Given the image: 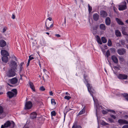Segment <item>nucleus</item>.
I'll return each mask as SVG.
<instances>
[{"instance_id": "nucleus-1", "label": "nucleus", "mask_w": 128, "mask_h": 128, "mask_svg": "<svg viewBox=\"0 0 128 128\" xmlns=\"http://www.w3.org/2000/svg\"><path fill=\"white\" fill-rule=\"evenodd\" d=\"M84 83L86 84V86L88 88V90L90 94L92 96L94 102L95 106L96 108V114L98 119L97 112L100 110L102 109V106H100L98 103V102L97 99L94 98L93 95L91 94L92 93H94L95 91L92 88V87L89 84L88 82L89 81V80L88 78V77L87 75L84 74Z\"/></svg>"}, {"instance_id": "nucleus-2", "label": "nucleus", "mask_w": 128, "mask_h": 128, "mask_svg": "<svg viewBox=\"0 0 128 128\" xmlns=\"http://www.w3.org/2000/svg\"><path fill=\"white\" fill-rule=\"evenodd\" d=\"M17 90L16 89H14L11 92H8L7 93V96L10 98H11L14 96H16L17 94Z\"/></svg>"}, {"instance_id": "nucleus-3", "label": "nucleus", "mask_w": 128, "mask_h": 128, "mask_svg": "<svg viewBox=\"0 0 128 128\" xmlns=\"http://www.w3.org/2000/svg\"><path fill=\"white\" fill-rule=\"evenodd\" d=\"M46 29L47 31L50 30L53 26V22H49L48 20H46L45 22Z\"/></svg>"}, {"instance_id": "nucleus-4", "label": "nucleus", "mask_w": 128, "mask_h": 128, "mask_svg": "<svg viewBox=\"0 0 128 128\" xmlns=\"http://www.w3.org/2000/svg\"><path fill=\"white\" fill-rule=\"evenodd\" d=\"M126 3L125 1L121 2L118 5V10H123L127 8Z\"/></svg>"}, {"instance_id": "nucleus-5", "label": "nucleus", "mask_w": 128, "mask_h": 128, "mask_svg": "<svg viewBox=\"0 0 128 128\" xmlns=\"http://www.w3.org/2000/svg\"><path fill=\"white\" fill-rule=\"evenodd\" d=\"M4 128H8V127L14 128V123L13 121L10 122L8 121L4 124Z\"/></svg>"}, {"instance_id": "nucleus-6", "label": "nucleus", "mask_w": 128, "mask_h": 128, "mask_svg": "<svg viewBox=\"0 0 128 128\" xmlns=\"http://www.w3.org/2000/svg\"><path fill=\"white\" fill-rule=\"evenodd\" d=\"M6 76L10 78L16 75L15 72L12 69L9 70L6 73Z\"/></svg>"}, {"instance_id": "nucleus-7", "label": "nucleus", "mask_w": 128, "mask_h": 128, "mask_svg": "<svg viewBox=\"0 0 128 128\" xmlns=\"http://www.w3.org/2000/svg\"><path fill=\"white\" fill-rule=\"evenodd\" d=\"M9 64L10 66L14 70H16L17 65L16 62L12 60L10 62Z\"/></svg>"}, {"instance_id": "nucleus-8", "label": "nucleus", "mask_w": 128, "mask_h": 128, "mask_svg": "<svg viewBox=\"0 0 128 128\" xmlns=\"http://www.w3.org/2000/svg\"><path fill=\"white\" fill-rule=\"evenodd\" d=\"M32 104L30 101L26 102L25 104V109L26 110H29L32 107Z\"/></svg>"}, {"instance_id": "nucleus-9", "label": "nucleus", "mask_w": 128, "mask_h": 128, "mask_svg": "<svg viewBox=\"0 0 128 128\" xmlns=\"http://www.w3.org/2000/svg\"><path fill=\"white\" fill-rule=\"evenodd\" d=\"M117 78L120 80H126L128 78V76L125 74H119L117 76Z\"/></svg>"}, {"instance_id": "nucleus-10", "label": "nucleus", "mask_w": 128, "mask_h": 128, "mask_svg": "<svg viewBox=\"0 0 128 128\" xmlns=\"http://www.w3.org/2000/svg\"><path fill=\"white\" fill-rule=\"evenodd\" d=\"M6 116V114L4 112L3 108L0 106V118H3Z\"/></svg>"}, {"instance_id": "nucleus-11", "label": "nucleus", "mask_w": 128, "mask_h": 128, "mask_svg": "<svg viewBox=\"0 0 128 128\" xmlns=\"http://www.w3.org/2000/svg\"><path fill=\"white\" fill-rule=\"evenodd\" d=\"M126 50L124 48L118 49L117 50L118 54L120 55H123L126 52Z\"/></svg>"}, {"instance_id": "nucleus-12", "label": "nucleus", "mask_w": 128, "mask_h": 128, "mask_svg": "<svg viewBox=\"0 0 128 128\" xmlns=\"http://www.w3.org/2000/svg\"><path fill=\"white\" fill-rule=\"evenodd\" d=\"M118 122L120 124H128V122L126 120L123 119H119L118 120Z\"/></svg>"}, {"instance_id": "nucleus-13", "label": "nucleus", "mask_w": 128, "mask_h": 128, "mask_svg": "<svg viewBox=\"0 0 128 128\" xmlns=\"http://www.w3.org/2000/svg\"><path fill=\"white\" fill-rule=\"evenodd\" d=\"M10 82L12 84H15L17 83L18 79L16 78H14L10 80Z\"/></svg>"}, {"instance_id": "nucleus-14", "label": "nucleus", "mask_w": 128, "mask_h": 128, "mask_svg": "<svg viewBox=\"0 0 128 128\" xmlns=\"http://www.w3.org/2000/svg\"><path fill=\"white\" fill-rule=\"evenodd\" d=\"M1 54L3 56H8L9 54L6 50H2L1 51Z\"/></svg>"}, {"instance_id": "nucleus-15", "label": "nucleus", "mask_w": 128, "mask_h": 128, "mask_svg": "<svg viewBox=\"0 0 128 128\" xmlns=\"http://www.w3.org/2000/svg\"><path fill=\"white\" fill-rule=\"evenodd\" d=\"M6 42L4 40H0V46L3 47L6 46Z\"/></svg>"}, {"instance_id": "nucleus-16", "label": "nucleus", "mask_w": 128, "mask_h": 128, "mask_svg": "<svg viewBox=\"0 0 128 128\" xmlns=\"http://www.w3.org/2000/svg\"><path fill=\"white\" fill-rule=\"evenodd\" d=\"M111 59L115 63L117 64L118 63V59L116 56L114 55L112 56Z\"/></svg>"}, {"instance_id": "nucleus-17", "label": "nucleus", "mask_w": 128, "mask_h": 128, "mask_svg": "<svg viewBox=\"0 0 128 128\" xmlns=\"http://www.w3.org/2000/svg\"><path fill=\"white\" fill-rule=\"evenodd\" d=\"M100 13L101 16L102 17H105L107 15V14L106 12L103 10L101 11Z\"/></svg>"}, {"instance_id": "nucleus-18", "label": "nucleus", "mask_w": 128, "mask_h": 128, "mask_svg": "<svg viewBox=\"0 0 128 128\" xmlns=\"http://www.w3.org/2000/svg\"><path fill=\"white\" fill-rule=\"evenodd\" d=\"M110 20L109 17H107L106 18L105 20L106 24L107 25H109L110 24Z\"/></svg>"}, {"instance_id": "nucleus-19", "label": "nucleus", "mask_w": 128, "mask_h": 128, "mask_svg": "<svg viewBox=\"0 0 128 128\" xmlns=\"http://www.w3.org/2000/svg\"><path fill=\"white\" fill-rule=\"evenodd\" d=\"M37 114L35 112H34L32 113L30 115V118L32 119H34L36 118Z\"/></svg>"}, {"instance_id": "nucleus-20", "label": "nucleus", "mask_w": 128, "mask_h": 128, "mask_svg": "<svg viewBox=\"0 0 128 128\" xmlns=\"http://www.w3.org/2000/svg\"><path fill=\"white\" fill-rule=\"evenodd\" d=\"M7 56H3L2 58V61L5 63L7 62L8 61V58Z\"/></svg>"}, {"instance_id": "nucleus-21", "label": "nucleus", "mask_w": 128, "mask_h": 128, "mask_svg": "<svg viewBox=\"0 0 128 128\" xmlns=\"http://www.w3.org/2000/svg\"><path fill=\"white\" fill-rule=\"evenodd\" d=\"M24 65V62H21L19 65L20 67L19 68V72H21L22 70H23L24 68L23 66Z\"/></svg>"}, {"instance_id": "nucleus-22", "label": "nucleus", "mask_w": 128, "mask_h": 128, "mask_svg": "<svg viewBox=\"0 0 128 128\" xmlns=\"http://www.w3.org/2000/svg\"><path fill=\"white\" fill-rule=\"evenodd\" d=\"M96 38L98 42L100 44H102V42L101 41L100 39L99 36L98 35L96 36Z\"/></svg>"}, {"instance_id": "nucleus-23", "label": "nucleus", "mask_w": 128, "mask_h": 128, "mask_svg": "<svg viewBox=\"0 0 128 128\" xmlns=\"http://www.w3.org/2000/svg\"><path fill=\"white\" fill-rule=\"evenodd\" d=\"M99 16L97 14H94L93 16V18L94 20L96 21L98 19Z\"/></svg>"}, {"instance_id": "nucleus-24", "label": "nucleus", "mask_w": 128, "mask_h": 128, "mask_svg": "<svg viewBox=\"0 0 128 128\" xmlns=\"http://www.w3.org/2000/svg\"><path fill=\"white\" fill-rule=\"evenodd\" d=\"M116 20L119 24L123 25L124 24L123 22L120 19L118 18H116Z\"/></svg>"}, {"instance_id": "nucleus-25", "label": "nucleus", "mask_w": 128, "mask_h": 128, "mask_svg": "<svg viewBox=\"0 0 128 128\" xmlns=\"http://www.w3.org/2000/svg\"><path fill=\"white\" fill-rule=\"evenodd\" d=\"M100 29L102 30H104L106 28L105 25L104 24H100Z\"/></svg>"}, {"instance_id": "nucleus-26", "label": "nucleus", "mask_w": 128, "mask_h": 128, "mask_svg": "<svg viewBox=\"0 0 128 128\" xmlns=\"http://www.w3.org/2000/svg\"><path fill=\"white\" fill-rule=\"evenodd\" d=\"M29 84L30 86V88L34 91H35V89L33 83L30 82H29Z\"/></svg>"}, {"instance_id": "nucleus-27", "label": "nucleus", "mask_w": 128, "mask_h": 128, "mask_svg": "<svg viewBox=\"0 0 128 128\" xmlns=\"http://www.w3.org/2000/svg\"><path fill=\"white\" fill-rule=\"evenodd\" d=\"M85 107H84L83 109L79 112L78 114V115H81L84 114L85 112Z\"/></svg>"}, {"instance_id": "nucleus-28", "label": "nucleus", "mask_w": 128, "mask_h": 128, "mask_svg": "<svg viewBox=\"0 0 128 128\" xmlns=\"http://www.w3.org/2000/svg\"><path fill=\"white\" fill-rule=\"evenodd\" d=\"M101 40L102 42L103 43H105L106 42L107 40L106 38L104 37L102 38Z\"/></svg>"}, {"instance_id": "nucleus-29", "label": "nucleus", "mask_w": 128, "mask_h": 128, "mask_svg": "<svg viewBox=\"0 0 128 128\" xmlns=\"http://www.w3.org/2000/svg\"><path fill=\"white\" fill-rule=\"evenodd\" d=\"M122 33L123 34L126 35L125 38L127 42L128 43V34L127 35V32H122Z\"/></svg>"}, {"instance_id": "nucleus-30", "label": "nucleus", "mask_w": 128, "mask_h": 128, "mask_svg": "<svg viewBox=\"0 0 128 128\" xmlns=\"http://www.w3.org/2000/svg\"><path fill=\"white\" fill-rule=\"evenodd\" d=\"M122 95H123L124 97L128 101V94L127 93H124L123 94H122Z\"/></svg>"}, {"instance_id": "nucleus-31", "label": "nucleus", "mask_w": 128, "mask_h": 128, "mask_svg": "<svg viewBox=\"0 0 128 128\" xmlns=\"http://www.w3.org/2000/svg\"><path fill=\"white\" fill-rule=\"evenodd\" d=\"M108 45V46H112V42L111 40H108V43H107Z\"/></svg>"}, {"instance_id": "nucleus-32", "label": "nucleus", "mask_w": 128, "mask_h": 128, "mask_svg": "<svg viewBox=\"0 0 128 128\" xmlns=\"http://www.w3.org/2000/svg\"><path fill=\"white\" fill-rule=\"evenodd\" d=\"M110 55V52L108 50L106 52L105 56L107 58H108Z\"/></svg>"}, {"instance_id": "nucleus-33", "label": "nucleus", "mask_w": 128, "mask_h": 128, "mask_svg": "<svg viewBox=\"0 0 128 128\" xmlns=\"http://www.w3.org/2000/svg\"><path fill=\"white\" fill-rule=\"evenodd\" d=\"M118 91V90H115L114 92H113V93L114 94H115L116 96H120V95H121V94H120V93L119 92H117Z\"/></svg>"}, {"instance_id": "nucleus-34", "label": "nucleus", "mask_w": 128, "mask_h": 128, "mask_svg": "<svg viewBox=\"0 0 128 128\" xmlns=\"http://www.w3.org/2000/svg\"><path fill=\"white\" fill-rule=\"evenodd\" d=\"M51 102L52 104L55 105L56 104V102H55V100L54 99H52L51 100Z\"/></svg>"}, {"instance_id": "nucleus-35", "label": "nucleus", "mask_w": 128, "mask_h": 128, "mask_svg": "<svg viewBox=\"0 0 128 128\" xmlns=\"http://www.w3.org/2000/svg\"><path fill=\"white\" fill-rule=\"evenodd\" d=\"M88 11L89 13L90 14L92 10V8L91 6H90L89 5V4H88Z\"/></svg>"}, {"instance_id": "nucleus-36", "label": "nucleus", "mask_w": 128, "mask_h": 128, "mask_svg": "<svg viewBox=\"0 0 128 128\" xmlns=\"http://www.w3.org/2000/svg\"><path fill=\"white\" fill-rule=\"evenodd\" d=\"M51 116H55L56 114V113L55 111L53 110L51 112Z\"/></svg>"}, {"instance_id": "nucleus-37", "label": "nucleus", "mask_w": 128, "mask_h": 128, "mask_svg": "<svg viewBox=\"0 0 128 128\" xmlns=\"http://www.w3.org/2000/svg\"><path fill=\"white\" fill-rule=\"evenodd\" d=\"M101 124L102 125H108V123L104 121H102V122L101 123Z\"/></svg>"}, {"instance_id": "nucleus-38", "label": "nucleus", "mask_w": 128, "mask_h": 128, "mask_svg": "<svg viewBox=\"0 0 128 128\" xmlns=\"http://www.w3.org/2000/svg\"><path fill=\"white\" fill-rule=\"evenodd\" d=\"M71 98L70 96H66L64 97V99L67 100H69Z\"/></svg>"}, {"instance_id": "nucleus-39", "label": "nucleus", "mask_w": 128, "mask_h": 128, "mask_svg": "<svg viewBox=\"0 0 128 128\" xmlns=\"http://www.w3.org/2000/svg\"><path fill=\"white\" fill-rule=\"evenodd\" d=\"M117 36H120L121 35V32H115Z\"/></svg>"}, {"instance_id": "nucleus-40", "label": "nucleus", "mask_w": 128, "mask_h": 128, "mask_svg": "<svg viewBox=\"0 0 128 128\" xmlns=\"http://www.w3.org/2000/svg\"><path fill=\"white\" fill-rule=\"evenodd\" d=\"M40 89L41 91H42L45 90V88L43 86H42L40 87Z\"/></svg>"}, {"instance_id": "nucleus-41", "label": "nucleus", "mask_w": 128, "mask_h": 128, "mask_svg": "<svg viewBox=\"0 0 128 128\" xmlns=\"http://www.w3.org/2000/svg\"><path fill=\"white\" fill-rule=\"evenodd\" d=\"M46 20H48L49 22H52L53 21L52 20V18L51 17H49Z\"/></svg>"}, {"instance_id": "nucleus-42", "label": "nucleus", "mask_w": 128, "mask_h": 128, "mask_svg": "<svg viewBox=\"0 0 128 128\" xmlns=\"http://www.w3.org/2000/svg\"><path fill=\"white\" fill-rule=\"evenodd\" d=\"M108 121L111 123L114 122V120L111 118H108Z\"/></svg>"}, {"instance_id": "nucleus-43", "label": "nucleus", "mask_w": 128, "mask_h": 128, "mask_svg": "<svg viewBox=\"0 0 128 128\" xmlns=\"http://www.w3.org/2000/svg\"><path fill=\"white\" fill-rule=\"evenodd\" d=\"M125 41L124 40H120V42L122 44V45H124L125 44Z\"/></svg>"}, {"instance_id": "nucleus-44", "label": "nucleus", "mask_w": 128, "mask_h": 128, "mask_svg": "<svg viewBox=\"0 0 128 128\" xmlns=\"http://www.w3.org/2000/svg\"><path fill=\"white\" fill-rule=\"evenodd\" d=\"M7 28L6 26H4L3 28V32H5L7 29Z\"/></svg>"}, {"instance_id": "nucleus-45", "label": "nucleus", "mask_w": 128, "mask_h": 128, "mask_svg": "<svg viewBox=\"0 0 128 128\" xmlns=\"http://www.w3.org/2000/svg\"><path fill=\"white\" fill-rule=\"evenodd\" d=\"M34 59V58L32 56H29V58L28 60L30 61V60H32Z\"/></svg>"}, {"instance_id": "nucleus-46", "label": "nucleus", "mask_w": 128, "mask_h": 128, "mask_svg": "<svg viewBox=\"0 0 128 128\" xmlns=\"http://www.w3.org/2000/svg\"><path fill=\"white\" fill-rule=\"evenodd\" d=\"M72 128H81V127L80 126H77L76 127H75L74 126H72Z\"/></svg>"}, {"instance_id": "nucleus-47", "label": "nucleus", "mask_w": 128, "mask_h": 128, "mask_svg": "<svg viewBox=\"0 0 128 128\" xmlns=\"http://www.w3.org/2000/svg\"><path fill=\"white\" fill-rule=\"evenodd\" d=\"M110 116L114 119H115L116 118V116L112 114H110Z\"/></svg>"}, {"instance_id": "nucleus-48", "label": "nucleus", "mask_w": 128, "mask_h": 128, "mask_svg": "<svg viewBox=\"0 0 128 128\" xmlns=\"http://www.w3.org/2000/svg\"><path fill=\"white\" fill-rule=\"evenodd\" d=\"M122 128H128V125H126L124 126Z\"/></svg>"}, {"instance_id": "nucleus-49", "label": "nucleus", "mask_w": 128, "mask_h": 128, "mask_svg": "<svg viewBox=\"0 0 128 128\" xmlns=\"http://www.w3.org/2000/svg\"><path fill=\"white\" fill-rule=\"evenodd\" d=\"M102 112L103 114H106L107 113V112L104 110H102Z\"/></svg>"}, {"instance_id": "nucleus-50", "label": "nucleus", "mask_w": 128, "mask_h": 128, "mask_svg": "<svg viewBox=\"0 0 128 128\" xmlns=\"http://www.w3.org/2000/svg\"><path fill=\"white\" fill-rule=\"evenodd\" d=\"M67 112H66H66H64V120H65V117H66V114H67Z\"/></svg>"}, {"instance_id": "nucleus-51", "label": "nucleus", "mask_w": 128, "mask_h": 128, "mask_svg": "<svg viewBox=\"0 0 128 128\" xmlns=\"http://www.w3.org/2000/svg\"><path fill=\"white\" fill-rule=\"evenodd\" d=\"M67 112H66H66H64V120H65V117H66V114H67Z\"/></svg>"}, {"instance_id": "nucleus-52", "label": "nucleus", "mask_w": 128, "mask_h": 128, "mask_svg": "<svg viewBox=\"0 0 128 128\" xmlns=\"http://www.w3.org/2000/svg\"><path fill=\"white\" fill-rule=\"evenodd\" d=\"M50 94V96H53V92L52 91H50L49 92Z\"/></svg>"}, {"instance_id": "nucleus-53", "label": "nucleus", "mask_w": 128, "mask_h": 128, "mask_svg": "<svg viewBox=\"0 0 128 128\" xmlns=\"http://www.w3.org/2000/svg\"><path fill=\"white\" fill-rule=\"evenodd\" d=\"M67 106H66L65 107V109L66 110V112H68V111H70V110H69L68 109H66V108H67Z\"/></svg>"}, {"instance_id": "nucleus-54", "label": "nucleus", "mask_w": 128, "mask_h": 128, "mask_svg": "<svg viewBox=\"0 0 128 128\" xmlns=\"http://www.w3.org/2000/svg\"><path fill=\"white\" fill-rule=\"evenodd\" d=\"M15 16L14 14H12V18L13 19H14L15 18Z\"/></svg>"}, {"instance_id": "nucleus-55", "label": "nucleus", "mask_w": 128, "mask_h": 128, "mask_svg": "<svg viewBox=\"0 0 128 128\" xmlns=\"http://www.w3.org/2000/svg\"><path fill=\"white\" fill-rule=\"evenodd\" d=\"M30 61L29 60H28V63L27 64V66H28L29 65L30 63Z\"/></svg>"}, {"instance_id": "nucleus-56", "label": "nucleus", "mask_w": 128, "mask_h": 128, "mask_svg": "<svg viewBox=\"0 0 128 128\" xmlns=\"http://www.w3.org/2000/svg\"><path fill=\"white\" fill-rule=\"evenodd\" d=\"M1 128H4V125H2L1 126ZM12 128V127H9V128Z\"/></svg>"}, {"instance_id": "nucleus-57", "label": "nucleus", "mask_w": 128, "mask_h": 128, "mask_svg": "<svg viewBox=\"0 0 128 128\" xmlns=\"http://www.w3.org/2000/svg\"><path fill=\"white\" fill-rule=\"evenodd\" d=\"M55 36L58 37L60 36V35H59V34H56L55 35Z\"/></svg>"}, {"instance_id": "nucleus-58", "label": "nucleus", "mask_w": 128, "mask_h": 128, "mask_svg": "<svg viewBox=\"0 0 128 128\" xmlns=\"http://www.w3.org/2000/svg\"><path fill=\"white\" fill-rule=\"evenodd\" d=\"M14 58H13L16 61H17V59L14 56Z\"/></svg>"}, {"instance_id": "nucleus-59", "label": "nucleus", "mask_w": 128, "mask_h": 128, "mask_svg": "<svg viewBox=\"0 0 128 128\" xmlns=\"http://www.w3.org/2000/svg\"><path fill=\"white\" fill-rule=\"evenodd\" d=\"M110 50L112 51H114V48H111Z\"/></svg>"}, {"instance_id": "nucleus-60", "label": "nucleus", "mask_w": 128, "mask_h": 128, "mask_svg": "<svg viewBox=\"0 0 128 128\" xmlns=\"http://www.w3.org/2000/svg\"><path fill=\"white\" fill-rule=\"evenodd\" d=\"M66 94L67 95V96H68L70 95L68 93V92H66Z\"/></svg>"}, {"instance_id": "nucleus-61", "label": "nucleus", "mask_w": 128, "mask_h": 128, "mask_svg": "<svg viewBox=\"0 0 128 128\" xmlns=\"http://www.w3.org/2000/svg\"><path fill=\"white\" fill-rule=\"evenodd\" d=\"M39 64V66L40 67V68H41V64H40V62H39V64Z\"/></svg>"}, {"instance_id": "nucleus-62", "label": "nucleus", "mask_w": 128, "mask_h": 128, "mask_svg": "<svg viewBox=\"0 0 128 128\" xmlns=\"http://www.w3.org/2000/svg\"><path fill=\"white\" fill-rule=\"evenodd\" d=\"M97 27L96 26L95 27V28H93V29L94 30H96L97 29Z\"/></svg>"}, {"instance_id": "nucleus-63", "label": "nucleus", "mask_w": 128, "mask_h": 128, "mask_svg": "<svg viewBox=\"0 0 128 128\" xmlns=\"http://www.w3.org/2000/svg\"><path fill=\"white\" fill-rule=\"evenodd\" d=\"M114 68H117V69H118V67L117 66H114Z\"/></svg>"}, {"instance_id": "nucleus-64", "label": "nucleus", "mask_w": 128, "mask_h": 128, "mask_svg": "<svg viewBox=\"0 0 128 128\" xmlns=\"http://www.w3.org/2000/svg\"><path fill=\"white\" fill-rule=\"evenodd\" d=\"M126 23L128 24V20H126Z\"/></svg>"}]
</instances>
